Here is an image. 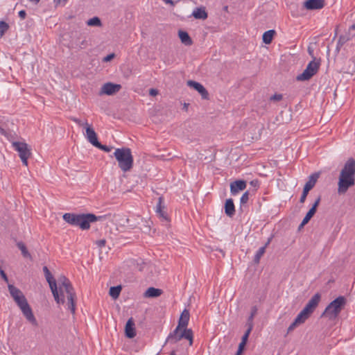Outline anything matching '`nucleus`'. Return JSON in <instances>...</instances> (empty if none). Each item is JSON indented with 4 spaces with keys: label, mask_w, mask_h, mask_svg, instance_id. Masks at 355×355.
I'll list each match as a JSON object with an SVG mask.
<instances>
[{
    "label": "nucleus",
    "mask_w": 355,
    "mask_h": 355,
    "mask_svg": "<svg viewBox=\"0 0 355 355\" xmlns=\"http://www.w3.org/2000/svg\"><path fill=\"white\" fill-rule=\"evenodd\" d=\"M71 120L73 121H74L75 123H76L79 126H84V125H85V122L84 123L81 120H80V119H78L77 118L72 117Z\"/></svg>",
    "instance_id": "nucleus-46"
},
{
    "label": "nucleus",
    "mask_w": 355,
    "mask_h": 355,
    "mask_svg": "<svg viewBox=\"0 0 355 355\" xmlns=\"http://www.w3.org/2000/svg\"><path fill=\"white\" fill-rule=\"evenodd\" d=\"M352 29H355V24L352 26Z\"/></svg>",
    "instance_id": "nucleus-61"
},
{
    "label": "nucleus",
    "mask_w": 355,
    "mask_h": 355,
    "mask_svg": "<svg viewBox=\"0 0 355 355\" xmlns=\"http://www.w3.org/2000/svg\"><path fill=\"white\" fill-rule=\"evenodd\" d=\"M163 203V197H159L158 198V202L156 207V211L159 216L162 218L164 220H168L167 214L164 211V206L162 205Z\"/></svg>",
    "instance_id": "nucleus-20"
},
{
    "label": "nucleus",
    "mask_w": 355,
    "mask_h": 355,
    "mask_svg": "<svg viewBox=\"0 0 355 355\" xmlns=\"http://www.w3.org/2000/svg\"><path fill=\"white\" fill-rule=\"evenodd\" d=\"M67 0H54V3L57 6L58 4L61 3L62 2L65 3Z\"/></svg>",
    "instance_id": "nucleus-52"
},
{
    "label": "nucleus",
    "mask_w": 355,
    "mask_h": 355,
    "mask_svg": "<svg viewBox=\"0 0 355 355\" xmlns=\"http://www.w3.org/2000/svg\"><path fill=\"white\" fill-rule=\"evenodd\" d=\"M306 224H304L303 223V220L302 221L301 224L299 225V230H300L301 228H302Z\"/></svg>",
    "instance_id": "nucleus-57"
},
{
    "label": "nucleus",
    "mask_w": 355,
    "mask_h": 355,
    "mask_svg": "<svg viewBox=\"0 0 355 355\" xmlns=\"http://www.w3.org/2000/svg\"><path fill=\"white\" fill-rule=\"evenodd\" d=\"M225 213L229 217L235 214V207L232 198L227 199L225 203Z\"/></svg>",
    "instance_id": "nucleus-19"
},
{
    "label": "nucleus",
    "mask_w": 355,
    "mask_h": 355,
    "mask_svg": "<svg viewBox=\"0 0 355 355\" xmlns=\"http://www.w3.org/2000/svg\"><path fill=\"white\" fill-rule=\"evenodd\" d=\"M283 96L282 94H275L274 95H272L270 98V101H281L282 99Z\"/></svg>",
    "instance_id": "nucleus-43"
},
{
    "label": "nucleus",
    "mask_w": 355,
    "mask_h": 355,
    "mask_svg": "<svg viewBox=\"0 0 355 355\" xmlns=\"http://www.w3.org/2000/svg\"><path fill=\"white\" fill-rule=\"evenodd\" d=\"M320 177V173H314L313 174H311L309 177V180L308 181L306 182V183L304 185V188H306L307 189L309 190H311L315 183L317 182L318 178Z\"/></svg>",
    "instance_id": "nucleus-21"
},
{
    "label": "nucleus",
    "mask_w": 355,
    "mask_h": 355,
    "mask_svg": "<svg viewBox=\"0 0 355 355\" xmlns=\"http://www.w3.org/2000/svg\"><path fill=\"white\" fill-rule=\"evenodd\" d=\"M304 6L310 10L322 9L324 6V0H306Z\"/></svg>",
    "instance_id": "nucleus-15"
},
{
    "label": "nucleus",
    "mask_w": 355,
    "mask_h": 355,
    "mask_svg": "<svg viewBox=\"0 0 355 355\" xmlns=\"http://www.w3.org/2000/svg\"><path fill=\"white\" fill-rule=\"evenodd\" d=\"M95 147L105 151V152H110L112 147V146H106V145H103L101 144L99 141L94 146Z\"/></svg>",
    "instance_id": "nucleus-37"
},
{
    "label": "nucleus",
    "mask_w": 355,
    "mask_h": 355,
    "mask_svg": "<svg viewBox=\"0 0 355 355\" xmlns=\"http://www.w3.org/2000/svg\"><path fill=\"white\" fill-rule=\"evenodd\" d=\"M271 239L272 238H269L267 241V242L266 243L265 245L260 248L259 249V250L257 252L256 254L254 255V262L255 263H259V261H260V259L261 258V257L263 255V254L265 253L266 252V248H267V246L270 244V241H271Z\"/></svg>",
    "instance_id": "nucleus-23"
},
{
    "label": "nucleus",
    "mask_w": 355,
    "mask_h": 355,
    "mask_svg": "<svg viewBox=\"0 0 355 355\" xmlns=\"http://www.w3.org/2000/svg\"><path fill=\"white\" fill-rule=\"evenodd\" d=\"M189 311L187 309H184L179 318L178 329H182V328H187L189 320Z\"/></svg>",
    "instance_id": "nucleus-18"
},
{
    "label": "nucleus",
    "mask_w": 355,
    "mask_h": 355,
    "mask_svg": "<svg viewBox=\"0 0 355 355\" xmlns=\"http://www.w3.org/2000/svg\"><path fill=\"white\" fill-rule=\"evenodd\" d=\"M158 94V91L156 89H150L149 90V94L152 96H156Z\"/></svg>",
    "instance_id": "nucleus-49"
},
{
    "label": "nucleus",
    "mask_w": 355,
    "mask_h": 355,
    "mask_svg": "<svg viewBox=\"0 0 355 355\" xmlns=\"http://www.w3.org/2000/svg\"><path fill=\"white\" fill-rule=\"evenodd\" d=\"M85 130L87 140L93 145L95 146L98 142L97 135L92 127L85 121Z\"/></svg>",
    "instance_id": "nucleus-16"
},
{
    "label": "nucleus",
    "mask_w": 355,
    "mask_h": 355,
    "mask_svg": "<svg viewBox=\"0 0 355 355\" xmlns=\"http://www.w3.org/2000/svg\"><path fill=\"white\" fill-rule=\"evenodd\" d=\"M250 184L254 187H259V181L258 180H252L250 182Z\"/></svg>",
    "instance_id": "nucleus-51"
},
{
    "label": "nucleus",
    "mask_w": 355,
    "mask_h": 355,
    "mask_svg": "<svg viewBox=\"0 0 355 355\" xmlns=\"http://www.w3.org/2000/svg\"><path fill=\"white\" fill-rule=\"evenodd\" d=\"M275 34V30H269L268 31H266L263 34V37H262L263 42L266 44H270Z\"/></svg>",
    "instance_id": "nucleus-28"
},
{
    "label": "nucleus",
    "mask_w": 355,
    "mask_h": 355,
    "mask_svg": "<svg viewBox=\"0 0 355 355\" xmlns=\"http://www.w3.org/2000/svg\"><path fill=\"white\" fill-rule=\"evenodd\" d=\"M19 16L20 18L21 19H25L26 16V12L25 10H20L19 12Z\"/></svg>",
    "instance_id": "nucleus-50"
},
{
    "label": "nucleus",
    "mask_w": 355,
    "mask_h": 355,
    "mask_svg": "<svg viewBox=\"0 0 355 355\" xmlns=\"http://www.w3.org/2000/svg\"><path fill=\"white\" fill-rule=\"evenodd\" d=\"M166 3L171 4V6H174V2L173 0H163Z\"/></svg>",
    "instance_id": "nucleus-53"
},
{
    "label": "nucleus",
    "mask_w": 355,
    "mask_h": 355,
    "mask_svg": "<svg viewBox=\"0 0 355 355\" xmlns=\"http://www.w3.org/2000/svg\"><path fill=\"white\" fill-rule=\"evenodd\" d=\"M8 290L12 298L23 294L22 292L13 285H8Z\"/></svg>",
    "instance_id": "nucleus-33"
},
{
    "label": "nucleus",
    "mask_w": 355,
    "mask_h": 355,
    "mask_svg": "<svg viewBox=\"0 0 355 355\" xmlns=\"http://www.w3.org/2000/svg\"><path fill=\"white\" fill-rule=\"evenodd\" d=\"M298 325L300 324L294 320V321L288 327L287 329V334H289L290 332L293 331Z\"/></svg>",
    "instance_id": "nucleus-41"
},
{
    "label": "nucleus",
    "mask_w": 355,
    "mask_h": 355,
    "mask_svg": "<svg viewBox=\"0 0 355 355\" xmlns=\"http://www.w3.org/2000/svg\"><path fill=\"white\" fill-rule=\"evenodd\" d=\"M193 331L191 329L182 328L178 329V327L167 337L166 342L176 343L182 338H185L189 341V345L193 344Z\"/></svg>",
    "instance_id": "nucleus-6"
},
{
    "label": "nucleus",
    "mask_w": 355,
    "mask_h": 355,
    "mask_svg": "<svg viewBox=\"0 0 355 355\" xmlns=\"http://www.w3.org/2000/svg\"><path fill=\"white\" fill-rule=\"evenodd\" d=\"M192 15L196 19H205L207 18V13L205 11V8H198L193 10Z\"/></svg>",
    "instance_id": "nucleus-27"
},
{
    "label": "nucleus",
    "mask_w": 355,
    "mask_h": 355,
    "mask_svg": "<svg viewBox=\"0 0 355 355\" xmlns=\"http://www.w3.org/2000/svg\"><path fill=\"white\" fill-rule=\"evenodd\" d=\"M9 29V25L3 21H0V37H2L5 33Z\"/></svg>",
    "instance_id": "nucleus-35"
},
{
    "label": "nucleus",
    "mask_w": 355,
    "mask_h": 355,
    "mask_svg": "<svg viewBox=\"0 0 355 355\" xmlns=\"http://www.w3.org/2000/svg\"><path fill=\"white\" fill-rule=\"evenodd\" d=\"M257 313V307L256 306H254L251 308V313L250 316L248 318L246 326L247 327H254V322L253 320L256 314Z\"/></svg>",
    "instance_id": "nucleus-29"
},
{
    "label": "nucleus",
    "mask_w": 355,
    "mask_h": 355,
    "mask_svg": "<svg viewBox=\"0 0 355 355\" xmlns=\"http://www.w3.org/2000/svg\"><path fill=\"white\" fill-rule=\"evenodd\" d=\"M321 200V196H318V198L315 200L314 203L313 204L312 207H311V209H313L314 211H317V208Z\"/></svg>",
    "instance_id": "nucleus-42"
},
{
    "label": "nucleus",
    "mask_w": 355,
    "mask_h": 355,
    "mask_svg": "<svg viewBox=\"0 0 355 355\" xmlns=\"http://www.w3.org/2000/svg\"><path fill=\"white\" fill-rule=\"evenodd\" d=\"M136 329L132 318L128 320L125 326V336L128 338H133L136 336Z\"/></svg>",
    "instance_id": "nucleus-14"
},
{
    "label": "nucleus",
    "mask_w": 355,
    "mask_h": 355,
    "mask_svg": "<svg viewBox=\"0 0 355 355\" xmlns=\"http://www.w3.org/2000/svg\"><path fill=\"white\" fill-rule=\"evenodd\" d=\"M15 302L21 310L25 318L34 326H37V322L33 313L32 309L29 306L25 296L21 294L19 296L13 298Z\"/></svg>",
    "instance_id": "nucleus-5"
},
{
    "label": "nucleus",
    "mask_w": 355,
    "mask_h": 355,
    "mask_svg": "<svg viewBox=\"0 0 355 355\" xmlns=\"http://www.w3.org/2000/svg\"><path fill=\"white\" fill-rule=\"evenodd\" d=\"M321 299V295L319 293H315L308 302L302 311L310 316L318 306Z\"/></svg>",
    "instance_id": "nucleus-11"
},
{
    "label": "nucleus",
    "mask_w": 355,
    "mask_h": 355,
    "mask_svg": "<svg viewBox=\"0 0 355 355\" xmlns=\"http://www.w3.org/2000/svg\"><path fill=\"white\" fill-rule=\"evenodd\" d=\"M86 44H87V42H86V40H83V41L81 42L80 45V48H83V47H85V46H86Z\"/></svg>",
    "instance_id": "nucleus-54"
},
{
    "label": "nucleus",
    "mask_w": 355,
    "mask_h": 355,
    "mask_svg": "<svg viewBox=\"0 0 355 355\" xmlns=\"http://www.w3.org/2000/svg\"><path fill=\"white\" fill-rule=\"evenodd\" d=\"M346 298L344 296H339L331 302L326 307L321 317H327L330 320L336 319L346 304Z\"/></svg>",
    "instance_id": "nucleus-4"
},
{
    "label": "nucleus",
    "mask_w": 355,
    "mask_h": 355,
    "mask_svg": "<svg viewBox=\"0 0 355 355\" xmlns=\"http://www.w3.org/2000/svg\"><path fill=\"white\" fill-rule=\"evenodd\" d=\"M0 275L5 282H8V277L3 270H0Z\"/></svg>",
    "instance_id": "nucleus-48"
},
{
    "label": "nucleus",
    "mask_w": 355,
    "mask_h": 355,
    "mask_svg": "<svg viewBox=\"0 0 355 355\" xmlns=\"http://www.w3.org/2000/svg\"><path fill=\"white\" fill-rule=\"evenodd\" d=\"M227 9H228V7H227V6H225V7H224V10H227Z\"/></svg>",
    "instance_id": "nucleus-62"
},
{
    "label": "nucleus",
    "mask_w": 355,
    "mask_h": 355,
    "mask_svg": "<svg viewBox=\"0 0 355 355\" xmlns=\"http://www.w3.org/2000/svg\"><path fill=\"white\" fill-rule=\"evenodd\" d=\"M187 85L191 87H193L195 90L198 91L199 94L201 95L202 99L209 98V93L207 90L200 83L196 82L194 80H188Z\"/></svg>",
    "instance_id": "nucleus-13"
},
{
    "label": "nucleus",
    "mask_w": 355,
    "mask_h": 355,
    "mask_svg": "<svg viewBox=\"0 0 355 355\" xmlns=\"http://www.w3.org/2000/svg\"><path fill=\"white\" fill-rule=\"evenodd\" d=\"M121 89V85L112 83H105L100 91V94L113 95L117 93Z\"/></svg>",
    "instance_id": "nucleus-12"
},
{
    "label": "nucleus",
    "mask_w": 355,
    "mask_h": 355,
    "mask_svg": "<svg viewBox=\"0 0 355 355\" xmlns=\"http://www.w3.org/2000/svg\"><path fill=\"white\" fill-rule=\"evenodd\" d=\"M121 289L122 287L120 285L116 286H112L110 288L109 294L113 299H116L119 297Z\"/></svg>",
    "instance_id": "nucleus-30"
},
{
    "label": "nucleus",
    "mask_w": 355,
    "mask_h": 355,
    "mask_svg": "<svg viewBox=\"0 0 355 355\" xmlns=\"http://www.w3.org/2000/svg\"><path fill=\"white\" fill-rule=\"evenodd\" d=\"M103 216H96L94 214H77L76 226L79 227L80 229L85 230L90 227V223L100 220Z\"/></svg>",
    "instance_id": "nucleus-7"
},
{
    "label": "nucleus",
    "mask_w": 355,
    "mask_h": 355,
    "mask_svg": "<svg viewBox=\"0 0 355 355\" xmlns=\"http://www.w3.org/2000/svg\"><path fill=\"white\" fill-rule=\"evenodd\" d=\"M320 62L315 61V58H313V60L308 64L304 71L296 77V80L304 81L311 79L318 72Z\"/></svg>",
    "instance_id": "nucleus-8"
},
{
    "label": "nucleus",
    "mask_w": 355,
    "mask_h": 355,
    "mask_svg": "<svg viewBox=\"0 0 355 355\" xmlns=\"http://www.w3.org/2000/svg\"><path fill=\"white\" fill-rule=\"evenodd\" d=\"M309 191L310 190H309L306 188L304 187L302 196H301L300 199V203H304L305 202L306 196H307Z\"/></svg>",
    "instance_id": "nucleus-39"
},
{
    "label": "nucleus",
    "mask_w": 355,
    "mask_h": 355,
    "mask_svg": "<svg viewBox=\"0 0 355 355\" xmlns=\"http://www.w3.org/2000/svg\"><path fill=\"white\" fill-rule=\"evenodd\" d=\"M236 355H237V353L236 354Z\"/></svg>",
    "instance_id": "nucleus-63"
},
{
    "label": "nucleus",
    "mask_w": 355,
    "mask_h": 355,
    "mask_svg": "<svg viewBox=\"0 0 355 355\" xmlns=\"http://www.w3.org/2000/svg\"><path fill=\"white\" fill-rule=\"evenodd\" d=\"M64 293L67 295V290L63 288V295L64 296Z\"/></svg>",
    "instance_id": "nucleus-59"
},
{
    "label": "nucleus",
    "mask_w": 355,
    "mask_h": 355,
    "mask_svg": "<svg viewBox=\"0 0 355 355\" xmlns=\"http://www.w3.org/2000/svg\"><path fill=\"white\" fill-rule=\"evenodd\" d=\"M162 293V291L161 289L150 287L146 291L144 296L146 297H157L160 296Z\"/></svg>",
    "instance_id": "nucleus-24"
},
{
    "label": "nucleus",
    "mask_w": 355,
    "mask_h": 355,
    "mask_svg": "<svg viewBox=\"0 0 355 355\" xmlns=\"http://www.w3.org/2000/svg\"><path fill=\"white\" fill-rule=\"evenodd\" d=\"M88 26H101V21L98 17H94L89 19L87 22Z\"/></svg>",
    "instance_id": "nucleus-34"
},
{
    "label": "nucleus",
    "mask_w": 355,
    "mask_h": 355,
    "mask_svg": "<svg viewBox=\"0 0 355 355\" xmlns=\"http://www.w3.org/2000/svg\"><path fill=\"white\" fill-rule=\"evenodd\" d=\"M249 200V192L248 191H245L241 196V204H245L248 202Z\"/></svg>",
    "instance_id": "nucleus-40"
},
{
    "label": "nucleus",
    "mask_w": 355,
    "mask_h": 355,
    "mask_svg": "<svg viewBox=\"0 0 355 355\" xmlns=\"http://www.w3.org/2000/svg\"><path fill=\"white\" fill-rule=\"evenodd\" d=\"M43 272L44 273L46 279L49 284V287L51 290L55 300L58 304H60V300H61L62 302L63 300L62 299L60 298L56 281L55 280V279L53 278L51 272L49 271V268L46 266L43 267Z\"/></svg>",
    "instance_id": "nucleus-10"
},
{
    "label": "nucleus",
    "mask_w": 355,
    "mask_h": 355,
    "mask_svg": "<svg viewBox=\"0 0 355 355\" xmlns=\"http://www.w3.org/2000/svg\"><path fill=\"white\" fill-rule=\"evenodd\" d=\"M245 343H240V344L239 345V347H238V350H237V355H241L242 353H243V351L244 349V347L245 346Z\"/></svg>",
    "instance_id": "nucleus-44"
},
{
    "label": "nucleus",
    "mask_w": 355,
    "mask_h": 355,
    "mask_svg": "<svg viewBox=\"0 0 355 355\" xmlns=\"http://www.w3.org/2000/svg\"><path fill=\"white\" fill-rule=\"evenodd\" d=\"M349 40V37L348 35H340L339 37L338 41L337 42L336 51L338 53L340 51L341 47Z\"/></svg>",
    "instance_id": "nucleus-31"
},
{
    "label": "nucleus",
    "mask_w": 355,
    "mask_h": 355,
    "mask_svg": "<svg viewBox=\"0 0 355 355\" xmlns=\"http://www.w3.org/2000/svg\"><path fill=\"white\" fill-rule=\"evenodd\" d=\"M30 1L32 2H35L36 3H37L40 1V0H30Z\"/></svg>",
    "instance_id": "nucleus-58"
},
{
    "label": "nucleus",
    "mask_w": 355,
    "mask_h": 355,
    "mask_svg": "<svg viewBox=\"0 0 355 355\" xmlns=\"http://www.w3.org/2000/svg\"><path fill=\"white\" fill-rule=\"evenodd\" d=\"M252 329H253V327H248L246 331L245 332L244 335L242 336L241 343H245V344L247 343L249 335H250V332L252 331Z\"/></svg>",
    "instance_id": "nucleus-38"
},
{
    "label": "nucleus",
    "mask_w": 355,
    "mask_h": 355,
    "mask_svg": "<svg viewBox=\"0 0 355 355\" xmlns=\"http://www.w3.org/2000/svg\"><path fill=\"white\" fill-rule=\"evenodd\" d=\"M114 156L117 160L119 167L122 171L127 172L132 168L133 156L130 148H116L114 153Z\"/></svg>",
    "instance_id": "nucleus-3"
},
{
    "label": "nucleus",
    "mask_w": 355,
    "mask_h": 355,
    "mask_svg": "<svg viewBox=\"0 0 355 355\" xmlns=\"http://www.w3.org/2000/svg\"><path fill=\"white\" fill-rule=\"evenodd\" d=\"M17 248L21 250V254L24 258L29 259L32 260V256L29 253L28 250L26 248V246L22 241H19L17 243Z\"/></svg>",
    "instance_id": "nucleus-26"
},
{
    "label": "nucleus",
    "mask_w": 355,
    "mask_h": 355,
    "mask_svg": "<svg viewBox=\"0 0 355 355\" xmlns=\"http://www.w3.org/2000/svg\"><path fill=\"white\" fill-rule=\"evenodd\" d=\"M170 355H175V352H174V351H173V352L171 353V354H170Z\"/></svg>",
    "instance_id": "nucleus-60"
},
{
    "label": "nucleus",
    "mask_w": 355,
    "mask_h": 355,
    "mask_svg": "<svg viewBox=\"0 0 355 355\" xmlns=\"http://www.w3.org/2000/svg\"><path fill=\"white\" fill-rule=\"evenodd\" d=\"M308 52H309L310 55L313 57V50L311 47L308 48Z\"/></svg>",
    "instance_id": "nucleus-55"
},
{
    "label": "nucleus",
    "mask_w": 355,
    "mask_h": 355,
    "mask_svg": "<svg viewBox=\"0 0 355 355\" xmlns=\"http://www.w3.org/2000/svg\"><path fill=\"white\" fill-rule=\"evenodd\" d=\"M0 133L2 134V135H5L6 134V131L4 130V129H3L1 127H0Z\"/></svg>",
    "instance_id": "nucleus-56"
},
{
    "label": "nucleus",
    "mask_w": 355,
    "mask_h": 355,
    "mask_svg": "<svg viewBox=\"0 0 355 355\" xmlns=\"http://www.w3.org/2000/svg\"><path fill=\"white\" fill-rule=\"evenodd\" d=\"M315 212L316 211H314L313 209H310L303 219V223L307 224L309 222V220H311V218L314 216Z\"/></svg>",
    "instance_id": "nucleus-36"
},
{
    "label": "nucleus",
    "mask_w": 355,
    "mask_h": 355,
    "mask_svg": "<svg viewBox=\"0 0 355 355\" xmlns=\"http://www.w3.org/2000/svg\"><path fill=\"white\" fill-rule=\"evenodd\" d=\"M355 184V160L349 158L342 168L338 182V193L345 194Z\"/></svg>",
    "instance_id": "nucleus-1"
},
{
    "label": "nucleus",
    "mask_w": 355,
    "mask_h": 355,
    "mask_svg": "<svg viewBox=\"0 0 355 355\" xmlns=\"http://www.w3.org/2000/svg\"><path fill=\"white\" fill-rule=\"evenodd\" d=\"M12 146L19 153V156L23 164L28 166V159L32 154L28 144L24 142L15 141L12 143Z\"/></svg>",
    "instance_id": "nucleus-9"
},
{
    "label": "nucleus",
    "mask_w": 355,
    "mask_h": 355,
    "mask_svg": "<svg viewBox=\"0 0 355 355\" xmlns=\"http://www.w3.org/2000/svg\"><path fill=\"white\" fill-rule=\"evenodd\" d=\"M95 243L96 244V245L101 248L103 247H104L106 244V240L105 239H100V240H98L95 242Z\"/></svg>",
    "instance_id": "nucleus-45"
},
{
    "label": "nucleus",
    "mask_w": 355,
    "mask_h": 355,
    "mask_svg": "<svg viewBox=\"0 0 355 355\" xmlns=\"http://www.w3.org/2000/svg\"><path fill=\"white\" fill-rule=\"evenodd\" d=\"M178 35L182 44H184L186 46L192 45L193 40L187 32L180 30L178 32Z\"/></svg>",
    "instance_id": "nucleus-22"
},
{
    "label": "nucleus",
    "mask_w": 355,
    "mask_h": 355,
    "mask_svg": "<svg viewBox=\"0 0 355 355\" xmlns=\"http://www.w3.org/2000/svg\"><path fill=\"white\" fill-rule=\"evenodd\" d=\"M63 220L67 223L76 226L77 214L73 213H65L62 216Z\"/></svg>",
    "instance_id": "nucleus-25"
},
{
    "label": "nucleus",
    "mask_w": 355,
    "mask_h": 355,
    "mask_svg": "<svg viewBox=\"0 0 355 355\" xmlns=\"http://www.w3.org/2000/svg\"><path fill=\"white\" fill-rule=\"evenodd\" d=\"M246 187V182L244 180H236L230 184V191L232 195H235L239 191H243Z\"/></svg>",
    "instance_id": "nucleus-17"
},
{
    "label": "nucleus",
    "mask_w": 355,
    "mask_h": 355,
    "mask_svg": "<svg viewBox=\"0 0 355 355\" xmlns=\"http://www.w3.org/2000/svg\"><path fill=\"white\" fill-rule=\"evenodd\" d=\"M59 288H58L60 298L62 299L63 302L60 300V304H64V297L63 295V288L67 290V299L68 301L67 305L68 309L70 310L72 314L75 313L76 311V295L74 288L71 284L69 279L65 276H60L58 279Z\"/></svg>",
    "instance_id": "nucleus-2"
},
{
    "label": "nucleus",
    "mask_w": 355,
    "mask_h": 355,
    "mask_svg": "<svg viewBox=\"0 0 355 355\" xmlns=\"http://www.w3.org/2000/svg\"><path fill=\"white\" fill-rule=\"evenodd\" d=\"M306 313H304L302 310L300 312V313L297 315L295 320L297 322L300 324H302L305 322V321L309 318Z\"/></svg>",
    "instance_id": "nucleus-32"
},
{
    "label": "nucleus",
    "mask_w": 355,
    "mask_h": 355,
    "mask_svg": "<svg viewBox=\"0 0 355 355\" xmlns=\"http://www.w3.org/2000/svg\"><path fill=\"white\" fill-rule=\"evenodd\" d=\"M114 55H114V53L109 54V55H107V56H105V57L103 59V60L104 62H109V61L112 60L114 58Z\"/></svg>",
    "instance_id": "nucleus-47"
}]
</instances>
